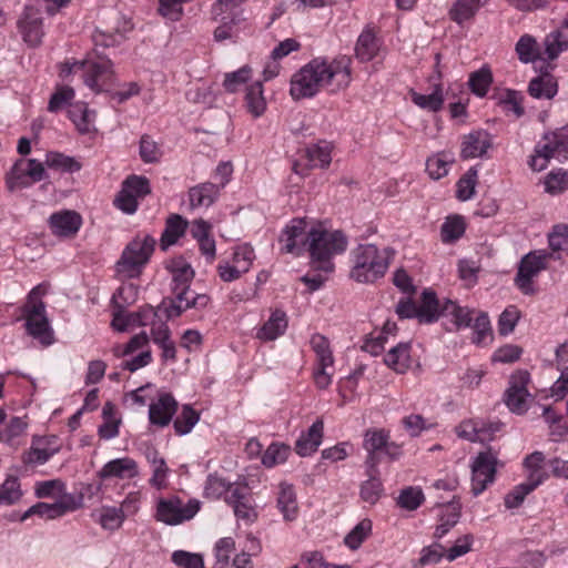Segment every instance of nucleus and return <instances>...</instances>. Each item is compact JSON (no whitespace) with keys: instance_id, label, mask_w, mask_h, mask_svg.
Masks as SVG:
<instances>
[{"instance_id":"obj_1","label":"nucleus","mask_w":568,"mask_h":568,"mask_svg":"<svg viewBox=\"0 0 568 568\" xmlns=\"http://www.w3.org/2000/svg\"><path fill=\"white\" fill-rule=\"evenodd\" d=\"M352 79V59L348 55L318 57L292 75L290 94L295 101L313 98L322 90L334 94L347 89Z\"/></svg>"},{"instance_id":"obj_2","label":"nucleus","mask_w":568,"mask_h":568,"mask_svg":"<svg viewBox=\"0 0 568 568\" xmlns=\"http://www.w3.org/2000/svg\"><path fill=\"white\" fill-rule=\"evenodd\" d=\"M165 268L171 274L174 294V300L165 308L168 318L180 316L189 308L203 310L209 305L210 297L206 294H199L190 290L194 271L184 257L178 256L169 260Z\"/></svg>"},{"instance_id":"obj_3","label":"nucleus","mask_w":568,"mask_h":568,"mask_svg":"<svg viewBox=\"0 0 568 568\" xmlns=\"http://www.w3.org/2000/svg\"><path fill=\"white\" fill-rule=\"evenodd\" d=\"M346 246L347 240L342 232L328 230L324 224L316 222L307 251L312 266L324 273H331L334 270L333 256L343 253Z\"/></svg>"},{"instance_id":"obj_4","label":"nucleus","mask_w":568,"mask_h":568,"mask_svg":"<svg viewBox=\"0 0 568 568\" xmlns=\"http://www.w3.org/2000/svg\"><path fill=\"white\" fill-rule=\"evenodd\" d=\"M49 292V284L41 283L34 286L28 294L22 307V316L26 320L27 332L44 345L53 342V331L45 311L43 297Z\"/></svg>"},{"instance_id":"obj_5","label":"nucleus","mask_w":568,"mask_h":568,"mask_svg":"<svg viewBox=\"0 0 568 568\" xmlns=\"http://www.w3.org/2000/svg\"><path fill=\"white\" fill-rule=\"evenodd\" d=\"M201 506L202 503L196 498L184 499L176 494L160 495L154 498L152 516L165 526H179L192 520Z\"/></svg>"},{"instance_id":"obj_6","label":"nucleus","mask_w":568,"mask_h":568,"mask_svg":"<svg viewBox=\"0 0 568 568\" xmlns=\"http://www.w3.org/2000/svg\"><path fill=\"white\" fill-rule=\"evenodd\" d=\"M155 239L149 234L136 235L124 247L121 257L115 264L116 275L121 280L140 276L144 266L149 263L154 251Z\"/></svg>"},{"instance_id":"obj_7","label":"nucleus","mask_w":568,"mask_h":568,"mask_svg":"<svg viewBox=\"0 0 568 568\" xmlns=\"http://www.w3.org/2000/svg\"><path fill=\"white\" fill-rule=\"evenodd\" d=\"M60 75L64 79L69 75H78L88 88L98 93L113 83L114 73L110 60L99 59L65 63L61 68Z\"/></svg>"},{"instance_id":"obj_8","label":"nucleus","mask_w":568,"mask_h":568,"mask_svg":"<svg viewBox=\"0 0 568 568\" xmlns=\"http://www.w3.org/2000/svg\"><path fill=\"white\" fill-rule=\"evenodd\" d=\"M351 276L359 283H371L383 277L388 268V253L373 244L361 245L354 253Z\"/></svg>"},{"instance_id":"obj_9","label":"nucleus","mask_w":568,"mask_h":568,"mask_svg":"<svg viewBox=\"0 0 568 568\" xmlns=\"http://www.w3.org/2000/svg\"><path fill=\"white\" fill-rule=\"evenodd\" d=\"M550 159L568 160V125L544 133L535 145L528 165L532 171L540 172L548 166Z\"/></svg>"},{"instance_id":"obj_10","label":"nucleus","mask_w":568,"mask_h":568,"mask_svg":"<svg viewBox=\"0 0 568 568\" xmlns=\"http://www.w3.org/2000/svg\"><path fill=\"white\" fill-rule=\"evenodd\" d=\"M247 0H217L212 6V18L217 23L214 30L215 41H225L234 38L237 26L244 21L243 4Z\"/></svg>"},{"instance_id":"obj_11","label":"nucleus","mask_w":568,"mask_h":568,"mask_svg":"<svg viewBox=\"0 0 568 568\" xmlns=\"http://www.w3.org/2000/svg\"><path fill=\"white\" fill-rule=\"evenodd\" d=\"M395 312L399 318H417L423 324H432L443 316L442 305L432 288L422 292L419 305L414 298L403 297L398 301Z\"/></svg>"},{"instance_id":"obj_12","label":"nucleus","mask_w":568,"mask_h":568,"mask_svg":"<svg viewBox=\"0 0 568 568\" xmlns=\"http://www.w3.org/2000/svg\"><path fill=\"white\" fill-rule=\"evenodd\" d=\"M310 345L314 352L312 376L318 389H326L333 382L335 359L329 341L321 334L312 335Z\"/></svg>"},{"instance_id":"obj_13","label":"nucleus","mask_w":568,"mask_h":568,"mask_svg":"<svg viewBox=\"0 0 568 568\" xmlns=\"http://www.w3.org/2000/svg\"><path fill=\"white\" fill-rule=\"evenodd\" d=\"M315 223L306 219L291 220L280 235L281 250L295 256L308 251L311 233L315 230Z\"/></svg>"},{"instance_id":"obj_14","label":"nucleus","mask_w":568,"mask_h":568,"mask_svg":"<svg viewBox=\"0 0 568 568\" xmlns=\"http://www.w3.org/2000/svg\"><path fill=\"white\" fill-rule=\"evenodd\" d=\"M45 169L42 162L36 159H20L16 161L7 173L6 183L9 191L26 189L33 183L45 179Z\"/></svg>"},{"instance_id":"obj_15","label":"nucleus","mask_w":568,"mask_h":568,"mask_svg":"<svg viewBox=\"0 0 568 568\" xmlns=\"http://www.w3.org/2000/svg\"><path fill=\"white\" fill-rule=\"evenodd\" d=\"M499 464L497 454L490 448L480 452L471 463V494L476 497L487 489L495 481L497 466Z\"/></svg>"},{"instance_id":"obj_16","label":"nucleus","mask_w":568,"mask_h":568,"mask_svg":"<svg viewBox=\"0 0 568 568\" xmlns=\"http://www.w3.org/2000/svg\"><path fill=\"white\" fill-rule=\"evenodd\" d=\"M151 191L149 180L140 175L126 178L114 199V205L126 214H133L138 210L139 200Z\"/></svg>"},{"instance_id":"obj_17","label":"nucleus","mask_w":568,"mask_h":568,"mask_svg":"<svg viewBox=\"0 0 568 568\" xmlns=\"http://www.w3.org/2000/svg\"><path fill=\"white\" fill-rule=\"evenodd\" d=\"M530 375L527 371H516L509 377V385L504 394V402L511 413L523 415L528 410V398L531 396L527 386Z\"/></svg>"},{"instance_id":"obj_18","label":"nucleus","mask_w":568,"mask_h":568,"mask_svg":"<svg viewBox=\"0 0 568 568\" xmlns=\"http://www.w3.org/2000/svg\"><path fill=\"white\" fill-rule=\"evenodd\" d=\"M547 254L532 252L525 255L519 264L515 278L517 287L526 295L535 293L532 278L546 268Z\"/></svg>"},{"instance_id":"obj_19","label":"nucleus","mask_w":568,"mask_h":568,"mask_svg":"<svg viewBox=\"0 0 568 568\" xmlns=\"http://www.w3.org/2000/svg\"><path fill=\"white\" fill-rule=\"evenodd\" d=\"M18 30L28 45L38 47L41 44L44 37V27L40 9L34 6H26L18 20Z\"/></svg>"},{"instance_id":"obj_20","label":"nucleus","mask_w":568,"mask_h":568,"mask_svg":"<svg viewBox=\"0 0 568 568\" xmlns=\"http://www.w3.org/2000/svg\"><path fill=\"white\" fill-rule=\"evenodd\" d=\"M363 447L367 452L366 465L373 470L389 458L388 433L368 429L364 435Z\"/></svg>"},{"instance_id":"obj_21","label":"nucleus","mask_w":568,"mask_h":568,"mask_svg":"<svg viewBox=\"0 0 568 568\" xmlns=\"http://www.w3.org/2000/svg\"><path fill=\"white\" fill-rule=\"evenodd\" d=\"M139 475L140 468L138 463L129 456L109 460L97 474L102 481L132 480Z\"/></svg>"},{"instance_id":"obj_22","label":"nucleus","mask_w":568,"mask_h":568,"mask_svg":"<svg viewBox=\"0 0 568 568\" xmlns=\"http://www.w3.org/2000/svg\"><path fill=\"white\" fill-rule=\"evenodd\" d=\"M77 504L71 495H65L54 503H38L31 506L21 517V520H26L31 516H39L44 519H55L69 511L75 510Z\"/></svg>"},{"instance_id":"obj_23","label":"nucleus","mask_w":568,"mask_h":568,"mask_svg":"<svg viewBox=\"0 0 568 568\" xmlns=\"http://www.w3.org/2000/svg\"><path fill=\"white\" fill-rule=\"evenodd\" d=\"M176 408L178 403L174 397L168 393H162L156 400L150 404L149 419L153 425L166 426L175 414Z\"/></svg>"},{"instance_id":"obj_24","label":"nucleus","mask_w":568,"mask_h":568,"mask_svg":"<svg viewBox=\"0 0 568 568\" xmlns=\"http://www.w3.org/2000/svg\"><path fill=\"white\" fill-rule=\"evenodd\" d=\"M324 422L322 418L316 419L310 428L302 433L296 440L295 450L302 456H311L314 454L323 442Z\"/></svg>"},{"instance_id":"obj_25","label":"nucleus","mask_w":568,"mask_h":568,"mask_svg":"<svg viewBox=\"0 0 568 568\" xmlns=\"http://www.w3.org/2000/svg\"><path fill=\"white\" fill-rule=\"evenodd\" d=\"M490 146L491 139L486 131H474L463 138L460 156L463 159L479 158L483 156Z\"/></svg>"},{"instance_id":"obj_26","label":"nucleus","mask_w":568,"mask_h":568,"mask_svg":"<svg viewBox=\"0 0 568 568\" xmlns=\"http://www.w3.org/2000/svg\"><path fill=\"white\" fill-rule=\"evenodd\" d=\"M60 449L55 436H43L34 438L31 448L27 455V462L42 465L47 463Z\"/></svg>"},{"instance_id":"obj_27","label":"nucleus","mask_w":568,"mask_h":568,"mask_svg":"<svg viewBox=\"0 0 568 568\" xmlns=\"http://www.w3.org/2000/svg\"><path fill=\"white\" fill-rule=\"evenodd\" d=\"M82 225L80 214L74 211H61L50 216L52 232L59 236H72Z\"/></svg>"},{"instance_id":"obj_28","label":"nucleus","mask_w":568,"mask_h":568,"mask_svg":"<svg viewBox=\"0 0 568 568\" xmlns=\"http://www.w3.org/2000/svg\"><path fill=\"white\" fill-rule=\"evenodd\" d=\"M381 50V40L374 28L367 26L358 36L355 44V55L362 62H367L377 57Z\"/></svg>"},{"instance_id":"obj_29","label":"nucleus","mask_w":568,"mask_h":568,"mask_svg":"<svg viewBox=\"0 0 568 568\" xmlns=\"http://www.w3.org/2000/svg\"><path fill=\"white\" fill-rule=\"evenodd\" d=\"M225 501L233 507L237 519L244 520L247 524L256 519V511L247 498L245 488L235 487L231 490V495L225 497Z\"/></svg>"},{"instance_id":"obj_30","label":"nucleus","mask_w":568,"mask_h":568,"mask_svg":"<svg viewBox=\"0 0 568 568\" xmlns=\"http://www.w3.org/2000/svg\"><path fill=\"white\" fill-rule=\"evenodd\" d=\"M277 508L281 511L284 520L293 521L298 516V504L295 488L292 484L282 481L278 485L277 493Z\"/></svg>"},{"instance_id":"obj_31","label":"nucleus","mask_w":568,"mask_h":568,"mask_svg":"<svg viewBox=\"0 0 568 568\" xmlns=\"http://www.w3.org/2000/svg\"><path fill=\"white\" fill-rule=\"evenodd\" d=\"M220 186L212 182H204L189 190V201L192 209L209 207L220 195Z\"/></svg>"},{"instance_id":"obj_32","label":"nucleus","mask_w":568,"mask_h":568,"mask_svg":"<svg viewBox=\"0 0 568 568\" xmlns=\"http://www.w3.org/2000/svg\"><path fill=\"white\" fill-rule=\"evenodd\" d=\"M558 92L557 79L546 72L532 78L528 84V93L535 99L551 100Z\"/></svg>"},{"instance_id":"obj_33","label":"nucleus","mask_w":568,"mask_h":568,"mask_svg":"<svg viewBox=\"0 0 568 568\" xmlns=\"http://www.w3.org/2000/svg\"><path fill=\"white\" fill-rule=\"evenodd\" d=\"M146 460L151 466L152 475L149 479L151 487L163 490L169 486V474L170 469L163 457L159 455L156 450L149 452L146 454Z\"/></svg>"},{"instance_id":"obj_34","label":"nucleus","mask_w":568,"mask_h":568,"mask_svg":"<svg viewBox=\"0 0 568 568\" xmlns=\"http://www.w3.org/2000/svg\"><path fill=\"white\" fill-rule=\"evenodd\" d=\"M287 328V317L283 311H274L263 326L257 331L256 337L270 342L282 336Z\"/></svg>"},{"instance_id":"obj_35","label":"nucleus","mask_w":568,"mask_h":568,"mask_svg":"<svg viewBox=\"0 0 568 568\" xmlns=\"http://www.w3.org/2000/svg\"><path fill=\"white\" fill-rule=\"evenodd\" d=\"M244 103L247 112L253 118H260L266 110V99L263 94V84L261 81H254L246 85Z\"/></svg>"},{"instance_id":"obj_36","label":"nucleus","mask_w":568,"mask_h":568,"mask_svg":"<svg viewBox=\"0 0 568 568\" xmlns=\"http://www.w3.org/2000/svg\"><path fill=\"white\" fill-rule=\"evenodd\" d=\"M93 516L100 527L108 531L119 530L125 521L124 515L118 506L103 505Z\"/></svg>"},{"instance_id":"obj_37","label":"nucleus","mask_w":568,"mask_h":568,"mask_svg":"<svg viewBox=\"0 0 568 568\" xmlns=\"http://www.w3.org/2000/svg\"><path fill=\"white\" fill-rule=\"evenodd\" d=\"M443 316L450 317L455 329L469 327L473 322L474 311L468 307H462L456 302L447 300L442 304Z\"/></svg>"},{"instance_id":"obj_38","label":"nucleus","mask_w":568,"mask_h":568,"mask_svg":"<svg viewBox=\"0 0 568 568\" xmlns=\"http://www.w3.org/2000/svg\"><path fill=\"white\" fill-rule=\"evenodd\" d=\"M69 118L77 130L82 133H90L94 130L95 113L88 109L83 102H77L69 109Z\"/></svg>"},{"instance_id":"obj_39","label":"nucleus","mask_w":568,"mask_h":568,"mask_svg":"<svg viewBox=\"0 0 568 568\" xmlns=\"http://www.w3.org/2000/svg\"><path fill=\"white\" fill-rule=\"evenodd\" d=\"M544 48L545 54L550 61L568 51V30L561 28L549 32L544 39Z\"/></svg>"},{"instance_id":"obj_40","label":"nucleus","mask_w":568,"mask_h":568,"mask_svg":"<svg viewBox=\"0 0 568 568\" xmlns=\"http://www.w3.org/2000/svg\"><path fill=\"white\" fill-rule=\"evenodd\" d=\"M189 223L179 214L170 215L166 220L165 229L161 236V247L166 250L175 244L184 235Z\"/></svg>"},{"instance_id":"obj_41","label":"nucleus","mask_w":568,"mask_h":568,"mask_svg":"<svg viewBox=\"0 0 568 568\" xmlns=\"http://www.w3.org/2000/svg\"><path fill=\"white\" fill-rule=\"evenodd\" d=\"M481 6V0H456L449 9V18L457 24H463L471 20Z\"/></svg>"},{"instance_id":"obj_42","label":"nucleus","mask_w":568,"mask_h":568,"mask_svg":"<svg viewBox=\"0 0 568 568\" xmlns=\"http://www.w3.org/2000/svg\"><path fill=\"white\" fill-rule=\"evenodd\" d=\"M235 487L216 473L210 474L203 487V496L211 500H217L223 496L225 498L227 495H231V490Z\"/></svg>"},{"instance_id":"obj_43","label":"nucleus","mask_w":568,"mask_h":568,"mask_svg":"<svg viewBox=\"0 0 568 568\" xmlns=\"http://www.w3.org/2000/svg\"><path fill=\"white\" fill-rule=\"evenodd\" d=\"M103 423L99 427L101 438L109 440L119 435L121 419L118 416L115 406L112 403H105L102 408Z\"/></svg>"},{"instance_id":"obj_44","label":"nucleus","mask_w":568,"mask_h":568,"mask_svg":"<svg viewBox=\"0 0 568 568\" xmlns=\"http://www.w3.org/2000/svg\"><path fill=\"white\" fill-rule=\"evenodd\" d=\"M332 144L326 141H321L311 144L305 149V155L308 160L311 168H326L332 161Z\"/></svg>"},{"instance_id":"obj_45","label":"nucleus","mask_w":568,"mask_h":568,"mask_svg":"<svg viewBox=\"0 0 568 568\" xmlns=\"http://www.w3.org/2000/svg\"><path fill=\"white\" fill-rule=\"evenodd\" d=\"M412 100L420 109L427 110L429 112H437L443 108L444 104L443 88L440 84H437L428 94L413 91Z\"/></svg>"},{"instance_id":"obj_46","label":"nucleus","mask_w":568,"mask_h":568,"mask_svg":"<svg viewBox=\"0 0 568 568\" xmlns=\"http://www.w3.org/2000/svg\"><path fill=\"white\" fill-rule=\"evenodd\" d=\"M515 51L523 63H532L540 58L539 44L535 37L524 34L516 43Z\"/></svg>"},{"instance_id":"obj_47","label":"nucleus","mask_w":568,"mask_h":568,"mask_svg":"<svg viewBox=\"0 0 568 568\" xmlns=\"http://www.w3.org/2000/svg\"><path fill=\"white\" fill-rule=\"evenodd\" d=\"M43 165L59 172L73 173L81 170V164L74 158L52 151L45 154Z\"/></svg>"},{"instance_id":"obj_48","label":"nucleus","mask_w":568,"mask_h":568,"mask_svg":"<svg viewBox=\"0 0 568 568\" xmlns=\"http://www.w3.org/2000/svg\"><path fill=\"white\" fill-rule=\"evenodd\" d=\"M142 349H150L149 335L145 332L134 335L126 344L115 345L112 351L116 357H126Z\"/></svg>"},{"instance_id":"obj_49","label":"nucleus","mask_w":568,"mask_h":568,"mask_svg":"<svg viewBox=\"0 0 568 568\" xmlns=\"http://www.w3.org/2000/svg\"><path fill=\"white\" fill-rule=\"evenodd\" d=\"M493 83V73L488 67H483L469 75L468 84L474 94L485 97Z\"/></svg>"},{"instance_id":"obj_50","label":"nucleus","mask_w":568,"mask_h":568,"mask_svg":"<svg viewBox=\"0 0 568 568\" xmlns=\"http://www.w3.org/2000/svg\"><path fill=\"white\" fill-rule=\"evenodd\" d=\"M425 500L424 493L420 487L408 486L400 490L397 497V505L405 510H416Z\"/></svg>"},{"instance_id":"obj_51","label":"nucleus","mask_w":568,"mask_h":568,"mask_svg":"<svg viewBox=\"0 0 568 568\" xmlns=\"http://www.w3.org/2000/svg\"><path fill=\"white\" fill-rule=\"evenodd\" d=\"M22 497V490L18 477L8 476L2 484H0V505H13Z\"/></svg>"},{"instance_id":"obj_52","label":"nucleus","mask_w":568,"mask_h":568,"mask_svg":"<svg viewBox=\"0 0 568 568\" xmlns=\"http://www.w3.org/2000/svg\"><path fill=\"white\" fill-rule=\"evenodd\" d=\"M255 258L254 248L247 243L235 246L232 253V263L244 273L250 271Z\"/></svg>"},{"instance_id":"obj_53","label":"nucleus","mask_w":568,"mask_h":568,"mask_svg":"<svg viewBox=\"0 0 568 568\" xmlns=\"http://www.w3.org/2000/svg\"><path fill=\"white\" fill-rule=\"evenodd\" d=\"M372 531L369 519L361 520L344 538V544L352 550H356Z\"/></svg>"},{"instance_id":"obj_54","label":"nucleus","mask_w":568,"mask_h":568,"mask_svg":"<svg viewBox=\"0 0 568 568\" xmlns=\"http://www.w3.org/2000/svg\"><path fill=\"white\" fill-rule=\"evenodd\" d=\"M252 77V69L244 65L236 71L229 72L224 77L223 87L230 92H237L244 84H246Z\"/></svg>"},{"instance_id":"obj_55","label":"nucleus","mask_w":568,"mask_h":568,"mask_svg":"<svg viewBox=\"0 0 568 568\" xmlns=\"http://www.w3.org/2000/svg\"><path fill=\"white\" fill-rule=\"evenodd\" d=\"M413 365L410 356V344L400 343L393 347V372L398 374L406 373Z\"/></svg>"},{"instance_id":"obj_56","label":"nucleus","mask_w":568,"mask_h":568,"mask_svg":"<svg viewBox=\"0 0 568 568\" xmlns=\"http://www.w3.org/2000/svg\"><path fill=\"white\" fill-rule=\"evenodd\" d=\"M387 325L388 321L384 323L381 331H375L369 334L363 345L365 352L371 353L373 356L381 355L384 352L385 345L388 342Z\"/></svg>"},{"instance_id":"obj_57","label":"nucleus","mask_w":568,"mask_h":568,"mask_svg":"<svg viewBox=\"0 0 568 568\" xmlns=\"http://www.w3.org/2000/svg\"><path fill=\"white\" fill-rule=\"evenodd\" d=\"M169 307L165 303L159 305L156 308L152 306H144L139 312L134 313L136 326H152L162 316L166 317L165 308Z\"/></svg>"},{"instance_id":"obj_58","label":"nucleus","mask_w":568,"mask_h":568,"mask_svg":"<svg viewBox=\"0 0 568 568\" xmlns=\"http://www.w3.org/2000/svg\"><path fill=\"white\" fill-rule=\"evenodd\" d=\"M199 414L189 405L183 406L180 415L174 420V428L179 435L190 433L199 422Z\"/></svg>"},{"instance_id":"obj_59","label":"nucleus","mask_w":568,"mask_h":568,"mask_svg":"<svg viewBox=\"0 0 568 568\" xmlns=\"http://www.w3.org/2000/svg\"><path fill=\"white\" fill-rule=\"evenodd\" d=\"M478 172L475 168H470L457 183V197L460 201L471 199L477 184Z\"/></svg>"},{"instance_id":"obj_60","label":"nucleus","mask_w":568,"mask_h":568,"mask_svg":"<svg viewBox=\"0 0 568 568\" xmlns=\"http://www.w3.org/2000/svg\"><path fill=\"white\" fill-rule=\"evenodd\" d=\"M235 550V541L232 537L219 539L214 546V555L216 559V568H226L230 557Z\"/></svg>"},{"instance_id":"obj_61","label":"nucleus","mask_w":568,"mask_h":568,"mask_svg":"<svg viewBox=\"0 0 568 568\" xmlns=\"http://www.w3.org/2000/svg\"><path fill=\"white\" fill-rule=\"evenodd\" d=\"M465 232V223L460 216L447 217L442 225V240L453 242L458 240Z\"/></svg>"},{"instance_id":"obj_62","label":"nucleus","mask_w":568,"mask_h":568,"mask_svg":"<svg viewBox=\"0 0 568 568\" xmlns=\"http://www.w3.org/2000/svg\"><path fill=\"white\" fill-rule=\"evenodd\" d=\"M568 189V173L564 170L551 171L545 180V190L550 194H557Z\"/></svg>"},{"instance_id":"obj_63","label":"nucleus","mask_w":568,"mask_h":568,"mask_svg":"<svg viewBox=\"0 0 568 568\" xmlns=\"http://www.w3.org/2000/svg\"><path fill=\"white\" fill-rule=\"evenodd\" d=\"M172 561L181 568H204V560L200 554L185 550H175L172 554Z\"/></svg>"},{"instance_id":"obj_64","label":"nucleus","mask_w":568,"mask_h":568,"mask_svg":"<svg viewBox=\"0 0 568 568\" xmlns=\"http://www.w3.org/2000/svg\"><path fill=\"white\" fill-rule=\"evenodd\" d=\"M548 241L554 252H568V226L564 224L554 226Z\"/></svg>"}]
</instances>
